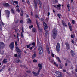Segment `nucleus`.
Segmentation results:
<instances>
[{"label":"nucleus","instance_id":"f257e3e1","mask_svg":"<svg viewBox=\"0 0 77 77\" xmlns=\"http://www.w3.org/2000/svg\"><path fill=\"white\" fill-rule=\"evenodd\" d=\"M53 33V38L54 39H55L56 38V36H57V30L55 28H54L52 31Z\"/></svg>","mask_w":77,"mask_h":77},{"label":"nucleus","instance_id":"f03ea898","mask_svg":"<svg viewBox=\"0 0 77 77\" xmlns=\"http://www.w3.org/2000/svg\"><path fill=\"white\" fill-rule=\"evenodd\" d=\"M38 66L39 67V69L38 72V74H39V72L41 71V70L42 69V65L41 64H38Z\"/></svg>","mask_w":77,"mask_h":77},{"label":"nucleus","instance_id":"7ed1b4c3","mask_svg":"<svg viewBox=\"0 0 77 77\" xmlns=\"http://www.w3.org/2000/svg\"><path fill=\"white\" fill-rule=\"evenodd\" d=\"M56 50L58 53L59 52V51H60V43H57V44Z\"/></svg>","mask_w":77,"mask_h":77},{"label":"nucleus","instance_id":"20e7f679","mask_svg":"<svg viewBox=\"0 0 77 77\" xmlns=\"http://www.w3.org/2000/svg\"><path fill=\"white\" fill-rule=\"evenodd\" d=\"M65 45H66V49L67 50H70V48L69 43L68 42H66L65 43Z\"/></svg>","mask_w":77,"mask_h":77},{"label":"nucleus","instance_id":"39448f33","mask_svg":"<svg viewBox=\"0 0 77 77\" xmlns=\"http://www.w3.org/2000/svg\"><path fill=\"white\" fill-rule=\"evenodd\" d=\"M10 48L11 50H13L14 47V42H13L10 44L9 45Z\"/></svg>","mask_w":77,"mask_h":77},{"label":"nucleus","instance_id":"423d86ee","mask_svg":"<svg viewBox=\"0 0 77 77\" xmlns=\"http://www.w3.org/2000/svg\"><path fill=\"white\" fill-rule=\"evenodd\" d=\"M38 50L40 55H42L43 52V49H42V47L41 46L39 47L38 48Z\"/></svg>","mask_w":77,"mask_h":77},{"label":"nucleus","instance_id":"0eeeda50","mask_svg":"<svg viewBox=\"0 0 77 77\" xmlns=\"http://www.w3.org/2000/svg\"><path fill=\"white\" fill-rule=\"evenodd\" d=\"M37 2L38 3L39 8H41L42 6V3H41V1H40V0H37Z\"/></svg>","mask_w":77,"mask_h":77},{"label":"nucleus","instance_id":"6e6552de","mask_svg":"<svg viewBox=\"0 0 77 77\" xmlns=\"http://www.w3.org/2000/svg\"><path fill=\"white\" fill-rule=\"evenodd\" d=\"M36 23H37V27H38V30H39V32H41L42 31V29L41 28H40V27L39 26V24L38 23V21H37V20H36Z\"/></svg>","mask_w":77,"mask_h":77},{"label":"nucleus","instance_id":"1a4fd4ad","mask_svg":"<svg viewBox=\"0 0 77 77\" xmlns=\"http://www.w3.org/2000/svg\"><path fill=\"white\" fill-rule=\"evenodd\" d=\"M43 26H44V30H46L47 28V25L46 24V23L44 22H43Z\"/></svg>","mask_w":77,"mask_h":77},{"label":"nucleus","instance_id":"9d476101","mask_svg":"<svg viewBox=\"0 0 77 77\" xmlns=\"http://www.w3.org/2000/svg\"><path fill=\"white\" fill-rule=\"evenodd\" d=\"M5 47V44L2 42L0 43V47L1 48H3Z\"/></svg>","mask_w":77,"mask_h":77},{"label":"nucleus","instance_id":"9b49d317","mask_svg":"<svg viewBox=\"0 0 77 77\" xmlns=\"http://www.w3.org/2000/svg\"><path fill=\"white\" fill-rule=\"evenodd\" d=\"M4 12L6 14H8V17H9V14H10V11L8 10H5Z\"/></svg>","mask_w":77,"mask_h":77},{"label":"nucleus","instance_id":"f8f14e48","mask_svg":"<svg viewBox=\"0 0 77 77\" xmlns=\"http://www.w3.org/2000/svg\"><path fill=\"white\" fill-rule=\"evenodd\" d=\"M62 25L63 26H64V27H67V25H66V23H65L64 21L62 20Z\"/></svg>","mask_w":77,"mask_h":77},{"label":"nucleus","instance_id":"ddd939ff","mask_svg":"<svg viewBox=\"0 0 77 77\" xmlns=\"http://www.w3.org/2000/svg\"><path fill=\"white\" fill-rule=\"evenodd\" d=\"M68 25L69 27V28L70 29V31L72 32V26H71V24L70 23H68Z\"/></svg>","mask_w":77,"mask_h":77},{"label":"nucleus","instance_id":"4468645a","mask_svg":"<svg viewBox=\"0 0 77 77\" xmlns=\"http://www.w3.org/2000/svg\"><path fill=\"white\" fill-rule=\"evenodd\" d=\"M36 57V51H35L32 57V59H34L35 57Z\"/></svg>","mask_w":77,"mask_h":77},{"label":"nucleus","instance_id":"2eb2a0df","mask_svg":"<svg viewBox=\"0 0 77 77\" xmlns=\"http://www.w3.org/2000/svg\"><path fill=\"white\" fill-rule=\"evenodd\" d=\"M46 50L47 51L48 54H50V50H49V48H48V46H46Z\"/></svg>","mask_w":77,"mask_h":77},{"label":"nucleus","instance_id":"dca6fc26","mask_svg":"<svg viewBox=\"0 0 77 77\" xmlns=\"http://www.w3.org/2000/svg\"><path fill=\"white\" fill-rule=\"evenodd\" d=\"M48 59L49 62H51V63H54V60L51 59V57H49Z\"/></svg>","mask_w":77,"mask_h":77},{"label":"nucleus","instance_id":"f3484780","mask_svg":"<svg viewBox=\"0 0 77 77\" xmlns=\"http://www.w3.org/2000/svg\"><path fill=\"white\" fill-rule=\"evenodd\" d=\"M32 74H33V75H34L35 76V77H36L37 75H39V74H38V72L37 73H36V72L34 71L32 72Z\"/></svg>","mask_w":77,"mask_h":77},{"label":"nucleus","instance_id":"a211bd4d","mask_svg":"<svg viewBox=\"0 0 77 77\" xmlns=\"http://www.w3.org/2000/svg\"><path fill=\"white\" fill-rule=\"evenodd\" d=\"M34 6L35 8L36 9L37 8V3H36V2H35V0H34Z\"/></svg>","mask_w":77,"mask_h":77},{"label":"nucleus","instance_id":"6ab92c4d","mask_svg":"<svg viewBox=\"0 0 77 77\" xmlns=\"http://www.w3.org/2000/svg\"><path fill=\"white\" fill-rule=\"evenodd\" d=\"M56 74L57 75H60V76H61V73L59 72V71H56L55 72Z\"/></svg>","mask_w":77,"mask_h":77},{"label":"nucleus","instance_id":"aec40b11","mask_svg":"<svg viewBox=\"0 0 77 77\" xmlns=\"http://www.w3.org/2000/svg\"><path fill=\"white\" fill-rule=\"evenodd\" d=\"M48 32L47 30H45V36H47V35H48Z\"/></svg>","mask_w":77,"mask_h":77},{"label":"nucleus","instance_id":"412c9836","mask_svg":"<svg viewBox=\"0 0 77 77\" xmlns=\"http://www.w3.org/2000/svg\"><path fill=\"white\" fill-rule=\"evenodd\" d=\"M4 5L5 6H6V7H8L9 6V5L8 3H4Z\"/></svg>","mask_w":77,"mask_h":77},{"label":"nucleus","instance_id":"4be33fe9","mask_svg":"<svg viewBox=\"0 0 77 77\" xmlns=\"http://www.w3.org/2000/svg\"><path fill=\"white\" fill-rule=\"evenodd\" d=\"M21 13H20V15H21V16H23V14H24V11L23 10H21Z\"/></svg>","mask_w":77,"mask_h":77},{"label":"nucleus","instance_id":"5701e85b","mask_svg":"<svg viewBox=\"0 0 77 77\" xmlns=\"http://www.w3.org/2000/svg\"><path fill=\"white\" fill-rule=\"evenodd\" d=\"M16 48L17 49V50L18 52H20L21 51V50H20V49L17 47V46L16 47Z\"/></svg>","mask_w":77,"mask_h":77},{"label":"nucleus","instance_id":"b1692460","mask_svg":"<svg viewBox=\"0 0 77 77\" xmlns=\"http://www.w3.org/2000/svg\"><path fill=\"white\" fill-rule=\"evenodd\" d=\"M16 62L18 63H20L21 62V61H20L19 59H18L17 60H16Z\"/></svg>","mask_w":77,"mask_h":77},{"label":"nucleus","instance_id":"393cba45","mask_svg":"<svg viewBox=\"0 0 77 77\" xmlns=\"http://www.w3.org/2000/svg\"><path fill=\"white\" fill-rule=\"evenodd\" d=\"M56 59L58 60V61L59 62H61V61H60V59H59V58L58 57H56Z\"/></svg>","mask_w":77,"mask_h":77},{"label":"nucleus","instance_id":"a878e982","mask_svg":"<svg viewBox=\"0 0 77 77\" xmlns=\"http://www.w3.org/2000/svg\"><path fill=\"white\" fill-rule=\"evenodd\" d=\"M28 23L29 24L31 23V20H30V18H28Z\"/></svg>","mask_w":77,"mask_h":77},{"label":"nucleus","instance_id":"bb28decb","mask_svg":"<svg viewBox=\"0 0 77 77\" xmlns=\"http://www.w3.org/2000/svg\"><path fill=\"white\" fill-rule=\"evenodd\" d=\"M57 7H58V8H59V9H61V8H60V6H61V5L60 4H58L57 5Z\"/></svg>","mask_w":77,"mask_h":77},{"label":"nucleus","instance_id":"cd10ccee","mask_svg":"<svg viewBox=\"0 0 77 77\" xmlns=\"http://www.w3.org/2000/svg\"><path fill=\"white\" fill-rule=\"evenodd\" d=\"M10 11L11 12V13H12V14H14V12L15 11L14 9H11Z\"/></svg>","mask_w":77,"mask_h":77},{"label":"nucleus","instance_id":"c85d7f7f","mask_svg":"<svg viewBox=\"0 0 77 77\" xmlns=\"http://www.w3.org/2000/svg\"><path fill=\"white\" fill-rule=\"evenodd\" d=\"M7 62V60L6 59H4L3 61V63H6Z\"/></svg>","mask_w":77,"mask_h":77},{"label":"nucleus","instance_id":"c756f323","mask_svg":"<svg viewBox=\"0 0 77 77\" xmlns=\"http://www.w3.org/2000/svg\"><path fill=\"white\" fill-rule=\"evenodd\" d=\"M19 34H18V33H17V38L18 39V41H19V38H18V37L19 36Z\"/></svg>","mask_w":77,"mask_h":77},{"label":"nucleus","instance_id":"7c9ffc66","mask_svg":"<svg viewBox=\"0 0 77 77\" xmlns=\"http://www.w3.org/2000/svg\"><path fill=\"white\" fill-rule=\"evenodd\" d=\"M36 28H33L32 29V32H36Z\"/></svg>","mask_w":77,"mask_h":77},{"label":"nucleus","instance_id":"2f4dec72","mask_svg":"<svg viewBox=\"0 0 77 77\" xmlns=\"http://www.w3.org/2000/svg\"><path fill=\"white\" fill-rule=\"evenodd\" d=\"M32 45H33V46H32L33 47H35V43L34 42L32 43Z\"/></svg>","mask_w":77,"mask_h":77},{"label":"nucleus","instance_id":"473e14b6","mask_svg":"<svg viewBox=\"0 0 77 77\" xmlns=\"http://www.w3.org/2000/svg\"><path fill=\"white\" fill-rule=\"evenodd\" d=\"M24 32H22L21 34V36L22 38H23V35H24L23 34Z\"/></svg>","mask_w":77,"mask_h":77},{"label":"nucleus","instance_id":"72a5a7b5","mask_svg":"<svg viewBox=\"0 0 77 77\" xmlns=\"http://www.w3.org/2000/svg\"><path fill=\"white\" fill-rule=\"evenodd\" d=\"M5 66H3V67H2V69H1V70H0V72H1V71H3V69H5Z\"/></svg>","mask_w":77,"mask_h":77},{"label":"nucleus","instance_id":"f704fd0d","mask_svg":"<svg viewBox=\"0 0 77 77\" xmlns=\"http://www.w3.org/2000/svg\"><path fill=\"white\" fill-rule=\"evenodd\" d=\"M33 25H32L31 26H30L29 27V29H32V28H33Z\"/></svg>","mask_w":77,"mask_h":77},{"label":"nucleus","instance_id":"c9c22d12","mask_svg":"<svg viewBox=\"0 0 77 77\" xmlns=\"http://www.w3.org/2000/svg\"><path fill=\"white\" fill-rule=\"evenodd\" d=\"M0 23H1V24L2 25V26H4V25H5V24H4L3 22H2V21H1L0 22Z\"/></svg>","mask_w":77,"mask_h":77},{"label":"nucleus","instance_id":"e433bc0d","mask_svg":"<svg viewBox=\"0 0 77 77\" xmlns=\"http://www.w3.org/2000/svg\"><path fill=\"white\" fill-rule=\"evenodd\" d=\"M16 11L18 12H20V9H19V8H17L16 10Z\"/></svg>","mask_w":77,"mask_h":77},{"label":"nucleus","instance_id":"4c0bfd02","mask_svg":"<svg viewBox=\"0 0 77 77\" xmlns=\"http://www.w3.org/2000/svg\"><path fill=\"white\" fill-rule=\"evenodd\" d=\"M40 42H39V41L38 40L37 41V45H40Z\"/></svg>","mask_w":77,"mask_h":77},{"label":"nucleus","instance_id":"58836bf2","mask_svg":"<svg viewBox=\"0 0 77 77\" xmlns=\"http://www.w3.org/2000/svg\"><path fill=\"white\" fill-rule=\"evenodd\" d=\"M53 63L54 64V65H55L56 66H57V67H58V65L57 64H56V63L55 62H54Z\"/></svg>","mask_w":77,"mask_h":77},{"label":"nucleus","instance_id":"ea45409f","mask_svg":"<svg viewBox=\"0 0 77 77\" xmlns=\"http://www.w3.org/2000/svg\"><path fill=\"white\" fill-rule=\"evenodd\" d=\"M15 45H16V46H17L18 43L17 42V41L15 42Z\"/></svg>","mask_w":77,"mask_h":77},{"label":"nucleus","instance_id":"a19ab883","mask_svg":"<svg viewBox=\"0 0 77 77\" xmlns=\"http://www.w3.org/2000/svg\"><path fill=\"white\" fill-rule=\"evenodd\" d=\"M60 15H61V14H57V16L58 17H59V18H60Z\"/></svg>","mask_w":77,"mask_h":77},{"label":"nucleus","instance_id":"79ce46f5","mask_svg":"<svg viewBox=\"0 0 77 77\" xmlns=\"http://www.w3.org/2000/svg\"><path fill=\"white\" fill-rule=\"evenodd\" d=\"M72 24H74L75 23V21H74V20H72Z\"/></svg>","mask_w":77,"mask_h":77},{"label":"nucleus","instance_id":"37998d69","mask_svg":"<svg viewBox=\"0 0 77 77\" xmlns=\"http://www.w3.org/2000/svg\"><path fill=\"white\" fill-rule=\"evenodd\" d=\"M11 3H12L13 5H15V4L14 3V1H11Z\"/></svg>","mask_w":77,"mask_h":77},{"label":"nucleus","instance_id":"c03bdc74","mask_svg":"<svg viewBox=\"0 0 77 77\" xmlns=\"http://www.w3.org/2000/svg\"><path fill=\"white\" fill-rule=\"evenodd\" d=\"M67 8H69L70 7V4H68L67 6Z\"/></svg>","mask_w":77,"mask_h":77},{"label":"nucleus","instance_id":"a18cd8bd","mask_svg":"<svg viewBox=\"0 0 77 77\" xmlns=\"http://www.w3.org/2000/svg\"><path fill=\"white\" fill-rule=\"evenodd\" d=\"M14 3H15L16 4H18V1H14Z\"/></svg>","mask_w":77,"mask_h":77},{"label":"nucleus","instance_id":"49530a36","mask_svg":"<svg viewBox=\"0 0 77 77\" xmlns=\"http://www.w3.org/2000/svg\"><path fill=\"white\" fill-rule=\"evenodd\" d=\"M20 23H22V24H24V23H23V20H21L20 21Z\"/></svg>","mask_w":77,"mask_h":77},{"label":"nucleus","instance_id":"de8ad7c7","mask_svg":"<svg viewBox=\"0 0 77 77\" xmlns=\"http://www.w3.org/2000/svg\"><path fill=\"white\" fill-rule=\"evenodd\" d=\"M33 62H37V60H36L34 59L33 61Z\"/></svg>","mask_w":77,"mask_h":77},{"label":"nucleus","instance_id":"09e8293b","mask_svg":"<svg viewBox=\"0 0 77 77\" xmlns=\"http://www.w3.org/2000/svg\"><path fill=\"white\" fill-rule=\"evenodd\" d=\"M30 45H31V44H30L29 45H27V48H29L30 47Z\"/></svg>","mask_w":77,"mask_h":77},{"label":"nucleus","instance_id":"8fccbe9b","mask_svg":"<svg viewBox=\"0 0 77 77\" xmlns=\"http://www.w3.org/2000/svg\"><path fill=\"white\" fill-rule=\"evenodd\" d=\"M71 55L72 56H74L75 55V54H74V53L73 52V53H72V54H71Z\"/></svg>","mask_w":77,"mask_h":77},{"label":"nucleus","instance_id":"3c124183","mask_svg":"<svg viewBox=\"0 0 77 77\" xmlns=\"http://www.w3.org/2000/svg\"><path fill=\"white\" fill-rule=\"evenodd\" d=\"M71 36L72 38H74V35H73L71 34Z\"/></svg>","mask_w":77,"mask_h":77},{"label":"nucleus","instance_id":"603ef678","mask_svg":"<svg viewBox=\"0 0 77 77\" xmlns=\"http://www.w3.org/2000/svg\"><path fill=\"white\" fill-rule=\"evenodd\" d=\"M35 18H38V19L39 18V17H38V16H37V15H35Z\"/></svg>","mask_w":77,"mask_h":77},{"label":"nucleus","instance_id":"864d4df0","mask_svg":"<svg viewBox=\"0 0 77 77\" xmlns=\"http://www.w3.org/2000/svg\"><path fill=\"white\" fill-rule=\"evenodd\" d=\"M4 54V52H3V51L0 53V54H2V55H3V54Z\"/></svg>","mask_w":77,"mask_h":77},{"label":"nucleus","instance_id":"5fc2aeb1","mask_svg":"<svg viewBox=\"0 0 77 77\" xmlns=\"http://www.w3.org/2000/svg\"><path fill=\"white\" fill-rule=\"evenodd\" d=\"M18 23V20L16 21L15 22V23L16 24H17Z\"/></svg>","mask_w":77,"mask_h":77},{"label":"nucleus","instance_id":"6e6d98bb","mask_svg":"<svg viewBox=\"0 0 77 77\" xmlns=\"http://www.w3.org/2000/svg\"><path fill=\"white\" fill-rule=\"evenodd\" d=\"M18 56L19 55L20 57V56H21V53L20 52H18Z\"/></svg>","mask_w":77,"mask_h":77},{"label":"nucleus","instance_id":"4d7b16f0","mask_svg":"<svg viewBox=\"0 0 77 77\" xmlns=\"http://www.w3.org/2000/svg\"><path fill=\"white\" fill-rule=\"evenodd\" d=\"M70 53H71V54L72 53H74V51H72V50H71V51Z\"/></svg>","mask_w":77,"mask_h":77},{"label":"nucleus","instance_id":"13d9d810","mask_svg":"<svg viewBox=\"0 0 77 77\" xmlns=\"http://www.w3.org/2000/svg\"><path fill=\"white\" fill-rule=\"evenodd\" d=\"M51 56H52V57H54V54H53V53L52 54Z\"/></svg>","mask_w":77,"mask_h":77},{"label":"nucleus","instance_id":"bf43d9fd","mask_svg":"<svg viewBox=\"0 0 77 77\" xmlns=\"http://www.w3.org/2000/svg\"><path fill=\"white\" fill-rule=\"evenodd\" d=\"M53 6L55 8H57V9H58V7H57L56 5H54Z\"/></svg>","mask_w":77,"mask_h":77},{"label":"nucleus","instance_id":"052dcab7","mask_svg":"<svg viewBox=\"0 0 77 77\" xmlns=\"http://www.w3.org/2000/svg\"><path fill=\"white\" fill-rule=\"evenodd\" d=\"M15 57H17L18 56V55H17V54H15L14 55Z\"/></svg>","mask_w":77,"mask_h":77},{"label":"nucleus","instance_id":"680f3d73","mask_svg":"<svg viewBox=\"0 0 77 77\" xmlns=\"http://www.w3.org/2000/svg\"><path fill=\"white\" fill-rule=\"evenodd\" d=\"M55 3H57V2H58V1H57V0H55Z\"/></svg>","mask_w":77,"mask_h":77},{"label":"nucleus","instance_id":"e2e57ef3","mask_svg":"<svg viewBox=\"0 0 77 77\" xmlns=\"http://www.w3.org/2000/svg\"><path fill=\"white\" fill-rule=\"evenodd\" d=\"M49 15H50V12H48V17H49Z\"/></svg>","mask_w":77,"mask_h":77},{"label":"nucleus","instance_id":"0e129e2a","mask_svg":"<svg viewBox=\"0 0 77 77\" xmlns=\"http://www.w3.org/2000/svg\"><path fill=\"white\" fill-rule=\"evenodd\" d=\"M1 18V10H0V19Z\"/></svg>","mask_w":77,"mask_h":77},{"label":"nucleus","instance_id":"69168bd1","mask_svg":"<svg viewBox=\"0 0 77 77\" xmlns=\"http://www.w3.org/2000/svg\"><path fill=\"white\" fill-rule=\"evenodd\" d=\"M24 77H26V73H25L24 74Z\"/></svg>","mask_w":77,"mask_h":77},{"label":"nucleus","instance_id":"338daca9","mask_svg":"<svg viewBox=\"0 0 77 77\" xmlns=\"http://www.w3.org/2000/svg\"><path fill=\"white\" fill-rule=\"evenodd\" d=\"M72 42L73 44H74V40L72 41Z\"/></svg>","mask_w":77,"mask_h":77},{"label":"nucleus","instance_id":"774afa93","mask_svg":"<svg viewBox=\"0 0 77 77\" xmlns=\"http://www.w3.org/2000/svg\"><path fill=\"white\" fill-rule=\"evenodd\" d=\"M22 32H24V29H23L22 28Z\"/></svg>","mask_w":77,"mask_h":77}]
</instances>
